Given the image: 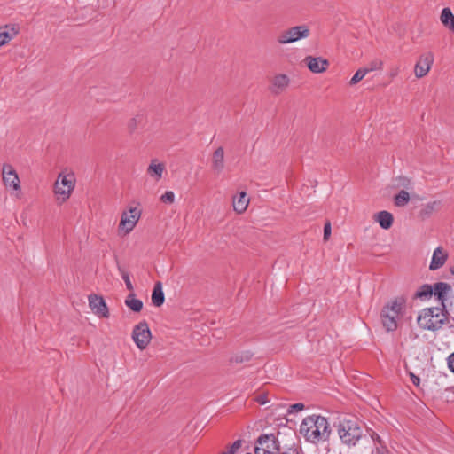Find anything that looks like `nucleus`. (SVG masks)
I'll return each instance as SVG.
<instances>
[{
  "label": "nucleus",
  "instance_id": "f257e3e1",
  "mask_svg": "<svg viewBox=\"0 0 454 454\" xmlns=\"http://www.w3.org/2000/svg\"><path fill=\"white\" fill-rule=\"evenodd\" d=\"M300 433L306 441L317 443L326 441L330 436V426L327 419L320 415H310L303 419Z\"/></svg>",
  "mask_w": 454,
  "mask_h": 454
},
{
  "label": "nucleus",
  "instance_id": "f03ea898",
  "mask_svg": "<svg viewBox=\"0 0 454 454\" xmlns=\"http://www.w3.org/2000/svg\"><path fill=\"white\" fill-rule=\"evenodd\" d=\"M447 321V312L444 308H426L417 318L419 326L423 330L436 331L442 328Z\"/></svg>",
  "mask_w": 454,
  "mask_h": 454
},
{
  "label": "nucleus",
  "instance_id": "7ed1b4c3",
  "mask_svg": "<svg viewBox=\"0 0 454 454\" xmlns=\"http://www.w3.org/2000/svg\"><path fill=\"white\" fill-rule=\"evenodd\" d=\"M405 306L403 298H395L387 303L381 310V321L383 326L388 332L397 328V321L401 318Z\"/></svg>",
  "mask_w": 454,
  "mask_h": 454
},
{
  "label": "nucleus",
  "instance_id": "20e7f679",
  "mask_svg": "<svg viewBox=\"0 0 454 454\" xmlns=\"http://www.w3.org/2000/svg\"><path fill=\"white\" fill-rule=\"evenodd\" d=\"M75 177L72 172H60L53 184V193L59 204L65 203L75 187Z\"/></svg>",
  "mask_w": 454,
  "mask_h": 454
},
{
  "label": "nucleus",
  "instance_id": "39448f33",
  "mask_svg": "<svg viewBox=\"0 0 454 454\" xmlns=\"http://www.w3.org/2000/svg\"><path fill=\"white\" fill-rule=\"evenodd\" d=\"M338 434L343 443L356 445L362 436V429L356 420L343 419L339 421Z\"/></svg>",
  "mask_w": 454,
  "mask_h": 454
},
{
  "label": "nucleus",
  "instance_id": "423d86ee",
  "mask_svg": "<svg viewBox=\"0 0 454 454\" xmlns=\"http://www.w3.org/2000/svg\"><path fill=\"white\" fill-rule=\"evenodd\" d=\"M142 215V211L138 207H129L121 215V220L118 225V232L120 236H126L130 233Z\"/></svg>",
  "mask_w": 454,
  "mask_h": 454
},
{
  "label": "nucleus",
  "instance_id": "0eeeda50",
  "mask_svg": "<svg viewBox=\"0 0 454 454\" xmlns=\"http://www.w3.org/2000/svg\"><path fill=\"white\" fill-rule=\"evenodd\" d=\"M310 35V30L307 25L291 27L282 31L277 38L279 44H289L301 39H306Z\"/></svg>",
  "mask_w": 454,
  "mask_h": 454
},
{
  "label": "nucleus",
  "instance_id": "6e6552de",
  "mask_svg": "<svg viewBox=\"0 0 454 454\" xmlns=\"http://www.w3.org/2000/svg\"><path fill=\"white\" fill-rule=\"evenodd\" d=\"M2 178L4 186L15 192L16 198H20L21 186L20 177L12 168L9 164H4L2 168Z\"/></svg>",
  "mask_w": 454,
  "mask_h": 454
},
{
  "label": "nucleus",
  "instance_id": "1a4fd4ad",
  "mask_svg": "<svg viewBox=\"0 0 454 454\" xmlns=\"http://www.w3.org/2000/svg\"><path fill=\"white\" fill-rule=\"evenodd\" d=\"M132 339L136 346L140 350L146 348L151 341L152 333L149 325L145 321H142L134 326L132 331Z\"/></svg>",
  "mask_w": 454,
  "mask_h": 454
},
{
  "label": "nucleus",
  "instance_id": "9d476101",
  "mask_svg": "<svg viewBox=\"0 0 454 454\" xmlns=\"http://www.w3.org/2000/svg\"><path fill=\"white\" fill-rule=\"evenodd\" d=\"M278 450L276 439L273 434H262L254 447V454H276Z\"/></svg>",
  "mask_w": 454,
  "mask_h": 454
},
{
  "label": "nucleus",
  "instance_id": "9b49d317",
  "mask_svg": "<svg viewBox=\"0 0 454 454\" xmlns=\"http://www.w3.org/2000/svg\"><path fill=\"white\" fill-rule=\"evenodd\" d=\"M89 306L92 312L98 317L107 318L109 317V309L104 300L100 295L90 294L88 297Z\"/></svg>",
  "mask_w": 454,
  "mask_h": 454
},
{
  "label": "nucleus",
  "instance_id": "f8f14e48",
  "mask_svg": "<svg viewBox=\"0 0 454 454\" xmlns=\"http://www.w3.org/2000/svg\"><path fill=\"white\" fill-rule=\"evenodd\" d=\"M434 63V54L427 52L422 54L414 67V74L417 78H422L427 74Z\"/></svg>",
  "mask_w": 454,
  "mask_h": 454
},
{
  "label": "nucleus",
  "instance_id": "ddd939ff",
  "mask_svg": "<svg viewBox=\"0 0 454 454\" xmlns=\"http://www.w3.org/2000/svg\"><path fill=\"white\" fill-rule=\"evenodd\" d=\"M290 84V78L284 74H278L273 76L270 85V90L274 95L283 93Z\"/></svg>",
  "mask_w": 454,
  "mask_h": 454
},
{
  "label": "nucleus",
  "instance_id": "4468645a",
  "mask_svg": "<svg viewBox=\"0 0 454 454\" xmlns=\"http://www.w3.org/2000/svg\"><path fill=\"white\" fill-rule=\"evenodd\" d=\"M303 61L309 71L314 74L325 72L329 66L328 60L322 57L307 56Z\"/></svg>",
  "mask_w": 454,
  "mask_h": 454
},
{
  "label": "nucleus",
  "instance_id": "2eb2a0df",
  "mask_svg": "<svg viewBox=\"0 0 454 454\" xmlns=\"http://www.w3.org/2000/svg\"><path fill=\"white\" fill-rule=\"evenodd\" d=\"M225 167L223 147H217L212 155L211 168L215 173L220 174Z\"/></svg>",
  "mask_w": 454,
  "mask_h": 454
},
{
  "label": "nucleus",
  "instance_id": "dca6fc26",
  "mask_svg": "<svg viewBox=\"0 0 454 454\" xmlns=\"http://www.w3.org/2000/svg\"><path fill=\"white\" fill-rule=\"evenodd\" d=\"M448 258V254L443 250L442 247H438L434 249L433 253V256L431 259V262L429 265V269L431 270H435L440 269L444 265Z\"/></svg>",
  "mask_w": 454,
  "mask_h": 454
},
{
  "label": "nucleus",
  "instance_id": "f3484780",
  "mask_svg": "<svg viewBox=\"0 0 454 454\" xmlns=\"http://www.w3.org/2000/svg\"><path fill=\"white\" fill-rule=\"evenodd\" d=\"M249 204V198L246 192H240L238 195L233 197L232 206L235 212L238 214L244 213Z\"/></svg>",
  "mask_w": 454,
  "mask_h": 454
},
{
  "label": "nucleus",
  "instance_id": "a211bd4d",
  "mask_svg": "<svg viewBox=\"0 0 454 454\" xmlns=\"http://www.w3.org/2000/svg\"><path fill=\"white\" fill-rule=\"evenodd\" d=\"M165 171V165L160 162L157 159H153L147 168V174L154 178L156 181L162 177L163 172Z\"/></svg>",
  "mask_w": 454,
  "mask_h": 454
},
{
  "label": "nucleus",
  "instance_id": "6ab92c4d",
  "mask_svg": "<svg viewBox=\"0 0 454 454\" xmlns=\"http://www.w3.org/2000/svg\"><path fill=\"white\" fill-rule=\"evenodd\" d=\"M17 34L18 29L14 25L0 27V47L10 42Z\"/></svg>",
  "mask_w": 454,
  "mask_h": 454
},
{
  "label": "nucleus",
  "instance_id": "aec40b11",
  "mask_svg": "<svg viewBox=\"0 0 454 454\" xmlns=\"http://www.w3.org/2000/svg\"><path fill=\"white\" fill-rule=\"evenodd\" d=\"M451 287L445 282H438L433 286V295L435 296L444 307V301L447 300V294L450 291Z\"/></svg>",
  "mask_w": 454,
  "mask_h": 454
},
{
  "label": "nucleus",
  "instance_id": "412c9836",
  "mask_svg": "<svg viewBox=\"0 0 454 454\" xmlns=\"http://www.w3.org/2000/svg\"><path fill=\"white\" fill-rule=\"evenodd\" d=\"M440 20L447 29L454 33V14L450 8L445 7L442 10Z\"/></svg>",
  "mask_w": 454,
  "mask_h": 454
},
{
  "label": "nucleus",
  "instance_id": "4be33fe9",
  "mask_svg": "<svg viewBox=\"0 0 454 454\" xmlns=\"http://www.w3.org/2000/svg\"><path fill=\"white\" fill-rule=\"evenodd\" d=\"M165 301V296L162 289L161 282L155 283L152 294V302L156 307H160Z\"/></svg>",
  "mask_w": 454,
  "mask_h": 454
},
{
  "label": "nucleus",
  "instance_id": "5701e85b",
  "mask_svg": "<svg viewBox=\"0 0 454 454\" xmlns=\"http://www.w3.org/2000/svg\"><path fill=\"white\" fill-rule=\"evenodd\" d=\"M375 220L382 229L388 230L393 224V215L387 211H380L375 215Z\"/></svg>",
  "mask_w": 454,
  "mask_h": 454
},
{
  "label": "nucleus",
  "instance_id": "b1692460",
  "mask_svg": "<svg viewBox=\"0 0 454 454\" xmlns=\"http://www.w3.org/2000/svg\"><path fill=\"white\" fill-rule=\"evenodd\" d=\"M433 286L425 284L422 285L414 294L413 297L415 299H419L421 301L428 300L433 295Z\"/></svg>",
  "mask_w": 454,
  "mask_h": 454
},
{
  "label": "nucleus",
  "instance_id": "393cba45",
  "mask_svg": "<svg viewBox=\"0 0 454 454\" xmlns=\"http://www.w3.org/2000/svg\"><path fill=\"white\" fill-rule=\"evenodd\" d=\"M253 353L249 350L239 351L234 353L230 357V362L232 364H242L251 360Z\"/></svg>",
  "mask_w": 454,
  "mask_h": 454
},
{
  "label": "nucleus",
  "instance_id": "a878e982",
  "mask_svg": "<svg viewBox=\"0 0 454 454\" xmlns=\"http://www.w3.org/2000/svg\"><path fill=\"white\" fill-rule=\"evenodd\" d=\"M441 207V201L440 200H434L427 203L423 206V207L420 210V215L423 218L429 217L434 212H436Z\"/></svg>",
  "mask_w": 454,
  "mask_h": 454
},
{
  "label": "nucleus",
  "instance_id": "bb28decb",
  "mask_svg": "<svg viewBox=\"0 0 454 454\" xmlns=\"http://www.w3.org/2000/svg\"><path fill=\"white\" fill-rule=\"evenodd\" d=\"M125 305L134 312H140L143 309V302L137 299L135 294H129L125 299Z\"/></svg>",
  "mask_w": 454,
  "mask_h": 454
},
{
  "label": "nucleus",
  "instance_id": "cd10ccee",
  "mask_svg": "<svg viewBox=\"0 0 454 454\" xmlns=\"http://www.w3.org/2000/svg\"><path fill=\"white\" fill-rule=\"evenodd\" d=\"M394 201L396 207H404L410 201V194L406 191L402 190L395 196Z\"/></svg>",
  "mask_w": 454,
  "mask_h": 454
},
{
  "label": "nucleus",
  "instance_id": "c85d7f7f",
  "mask_svg": "<svg viewBox=\"0 0 454 454\" xmlns=\"http://www.w3.org/2000/svg\"><path fill=\"white\" fill-rule=\"evenodd\" d=\"M369 73V70L364 68H359L349 81V84L355 85L364 79V77Z\"/></svg>",
  "mask_w": 454,
  "mask_h": 454
},
{
  "label": "nucleus",
  "instance_id": "c756f323",
  "mask_svg": "<svg viewBox=\"0 0 454 454\" xmlns=\"http://www.w3.org/2000/svg\"><path fill=\"white\" fill-rule=\"evenodd\" d=\"M118 270L121 274V278L124 280L126 287L129 291H133V285L130 281L129 274L124 269H122L120 265H118Z\"/></svg>",
  "mask_w": 454,
  "mask_h": 454
},
{
  "label": "nucleus",
  "instance_id": "7c9ffc66",
  "mask_svg": "<svg viewBox=\"0 0 454 454\" xmlns=\"http://www.w3.org/2000/svg\"><path fill=\"white\" fill-rule=\"evenodd\" d=\"M143 115L142 114H137L133 118H131L128 122V129L130 132H133L136 130L138 124L142 121Z\"/></svg>",
  "mask_w": 454,
  "mask_h": 454
},
{
  "label": "nucleus",
  "instance_id": "2f4dec72",
  "mask_svg": "<svg viewBox=\"0 0 454 454\" xmlns=\"http://www.w3.org/2000/svg\"><path fill=\"white\" fill-rule=\"evenodd\" d=\"M160 201L165 204H173L175 202V193L172 191H168L160 198Z\"/></svg>",
  "mask_w": 454,
  "mask_h": 454
},
{
  "label": "nucleus",
  "instance_id": "473e14b6",
  "mask_svg": "<svg viewBox=\"0 0 454 454\" xmlns=\"http://www.w3.org/2000/svg\"><path fill=\"white\" fill-rule=\"evenodd\" d=\"M398 184L400 186L405 187L407 189L411 187V179L405 176H399L398 177Z\"/></svg>",
  "mask_w": 454,
  "mask_h": 454
},
{
  "label": "nucleus",
  "instance_id": "72a5a7b5",
  "mask_svg": "<svg viewBox=\"0 0 454 454\" xmlns=\"http://www.w3.org/2000/svg\"><path fill=\"white\" fill-rule=\"evenodd\" d=\"M382 61L380 60H375V61H372L370 63V67L366 68L367 70H369V72H372V71H374V70H377V69H381L382 67Z\"/></svg>",
  "mask_w": 454,
  "mask_h": 454
},
{
  "label": "nucleus",
  "instance_id": "f704fd0d",
  "mask_svg": "<svg viewBox=\"0 0 454 454\" xmlns=\"http://www.w3.org/2000/svg\"><path fill=\"white\" fill-rule=\"evenodd\" d=\"M304 409V404L301 403H297L290 406L289 408V413L301 411Z\"/></svg>",
  "mask_w": 454,
  "mask_h": 454
},
{
  "label": "nucleus",
  "instance_id": "c9c22d12",
  "mask_svg": "<svg viewBox=\"0 0 454 454\" xmlns=\"http://www.w3.org/2000/svg\"><path fill=\"white\" fill-rule=\"evenodd\" d=\"M281 454H301V450L297 446H291L284 450Z\"/></svg>",
  "mask_w": 454,
  "mask_h": 454
},
{
  "label": "nucleus",
  "instance_id": "e433bc0d",
  "mask_svg": "<svg viewBox=\"0 0 454 454\" xmlns=\"http://www.w3.org/2000/svg\"><path fill=\"white\" fill-rule=\"evenodd\" d=\"M331 231H332L331 223H330V222H327V223H325V224L324 226V239L325 240H327L329 239V237L331 236Z\"/></svg>",
  "mask_w": 454,
  "mask_h": 454
},
{
  "label": "nucleus",
  "instance_id": "4c0bfd02",
  "mask_svg": "<svg viewBox=\"0 0 454 454\" xmlns=\"http://www.w3.org/2000/svg\"><path fill=\"white\" fill-rule=\"evenodd\" d=\"M240 446H241V441L240 440L235 441L232 443V445L231 446V449H230L228 454H235L237 452V450L240 448Z\"/></svg>",
  "mask_w": 454,
  "mask_h": 454
},
{
  "label": "nucleus",
  "instance_id": "58836bf2",
  "mask_svg": "<svg viewBox=\"0 0 454 454\" xmlns=\"http://www.w3.org/2000/svg\"><path fill=\"white\" fill-rule=\"evenodd\" d=\"M448 368L454 373V352L447 358Z\"/></svg>",
  "mask_w": 454,
  "mask_h": 454
},
{
  "label": "nucleus",
  "instance_id": "ea45409f",
  "mask_svg": "<svg viewBox=\"0 0 454 454\" xmlns=\"http://www.w3.org/2000/svg\"><path fill=\"white\" fill-rule=\"evenodd\" d=\"M410 377H411V380L412 381V383L419 387V383H420V380L418 376H416L414 373L412 372H410Z\"/></svg>",
  "mask_w": 454,
  "mask_h": 454
},
{
  "label": "nucleus",
  "instance_id": "a19ab883",
  "mask_svg": "<svg viewBox=\"0 0 454 454\" xmlns=\"http://www.w3.org/2000/svg\"><path fill=\"white\" fill-rule=\"evenodd\" d=\"M258 402H259L261 404H264V403H266V402H267V401H266L265 397H263V396H259V397H258Z\"/></svg>",
  "mask_w": 454,
  "mask_h": 454
},
{
  "label": "nucleus",
  "instance_id": "79ce46f5",
  "mask_svg": "<svg viewBox=\"0 0 454 454\" xmlns=\"http://www.w3.org/2000/svg\"><path fill=\"white\" fill-rule=\"evenodd\" d=\"M377 454H387V450L377 448Z\"/></svg>",
  "mask_w": 454,
  "mask_h": 454
},
{
  "label": "nucleus",
  "instance_id": "37998d69",
  "mask_svg": "<svg viewBox=\"0 0 454 454\" xmlns=\"http://www.w3.org/2000/svg\"><path fill=\"white\" fill-rule=\"evenodd\" d=\"M397 74V70L391 73V76L394 77Z\"/></svg>",
  "mask_w": 454,
  "mask_h": 454
},
{
  "label": "nucleus",
  "instance_id": "c03bdc74",
  "mask_svg": "<svg viewBox=\"0 0 454 454\" xmlns=\"http://www.w3.org/2000/svg\"><path fill=\"white\" fill-rule=\"evenodd\" d=\"M450 270V273H451L452 275H454V266H453V267H451Z\"/></svg>",
  "mask_w": 454,
  "mask_h": 454
},
{
  "label": "nucleus",
  "instance_id": "a18cd8bd",
  "mask_svg": "<svg viewBox=\"0 0 454 454\" xmlns=\"http://www.w3.org/2000/svg\"><path fill=\"white\" fill-rule=\"evenodd\" d=\"M376 439H377V441H378L379 442H380V436H378V435H377V438H376Z\"/></svg>",
  "mask_w": 454,
  "mask_h": 454
}]
</instances>
